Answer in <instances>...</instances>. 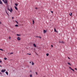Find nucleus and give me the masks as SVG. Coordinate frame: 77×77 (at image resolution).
Returning a JSON list of instances; mask_svg holds the SVG:
<instances>
[{
	"label": "nucleus",
	"instance_id": "nucleus-11",
	"mask_svg": "<svg viewBox=\"0 0 77 77\" xmlns=\"http://www.w3.org/2000/svg\"><path fill=\"white\" fill-rule=\"evenodd\" d=\"M14 8H15V9H16V10H18V8H17V7H16V6H15L14 7Z\"/></svg>",
	"mask_w": 77,
	"mask_h": 77
},
{
	"label": "nucleus",
	"instance_id": "nucleus-23",
	"mask_svg": "<svg viewBox=\"0 0 77 77\" xmlns=\"http://www.w3.org/2000/svg\"><path fill=\"white\" fill-rule=\"evenodd\" d=\"M69 68H70V69H71V70H72V69L71 67H69Z\"/></svg>",
	"mask_w": 77,
	"mask_h": 77
},
{
	"label": "nucleus",
	"instance_id": "nucleus-3",
	"mask_svg": "<svg viewBox=\"0 0 77 77\" xmlns=\"http://www.w3.org/2000/svg\"><path fill=\"white\" fill-rule=\"evenodd\" d=\"M17 39V41H20L21 40V38L20 37H18Z\"/></svg>",
	"mask_w": 77,
	"mask_h": 77
},
{
	"label": "nucleus",
	"instance_id": "nucleus-42",
	"mask_svg": "<svg viewBox=\"0 0 77 77\" xmlns=\"http://www.w3.org/2000/svg\"><path fill=\"white\" fill-rule=\"evenodd\" d=\"M75 69L76 70H77V69L75 68Z\"/></svg>",
	"mask_w": 77,
	"mask_h": 77
},
{
	"label": "nucleus",
	"instance_id": "nucleus-24",
	"mask_svg": "<svg viewBox=\"0 0 77 77\" xmlns=\"http://www.w3.org/2000/svg\"><path fill=\"white\" fill-rule=\"evenodd\" d=\"M54 32H57V31H56V29H54Z\"/></svg>",
	"mask_w": 77,
	"mask_h": 77
},
{
	"label": "nucleus",
	"instance_id": "nucleus-27",
	"mask_svg": "<svg viewBox=\"0 0 77 77\" xmlns=\"http://www.w3.org/2000/svg\"><path fill=\"white\" fill-rule=\"evenodd\" d=\"M30 77H32V75H30Z\"/></svg>",
	"mask_w": 77,
	"mask_h": 77
},
{
	"label": "nucleus",
	"instance_id": "nucleus-14",
	"mask_svg": "<svg viewBox=\"0 0 77 77\" xmlns=\"http://www.w3.org/2000/svg\"><path fill=\"white\" fill-rule=\"evenodd\" d=\"M34 63H33V62H32V65H34Z\"/></svg>",
	"mask_w": 77,
	"mask_h": 77
},
{
	"label": "nucleus",
	"instance_id": "nucleus-26",
	"mask_svg": "<svg viewBox=\"0 0 77 77\" xmlns=\"http://www.w3.org/2000/svg\"><path fill=\"white\" fill-rule=\"evenodd\" d=\"M4 59H5V60H6V59H7V58H4Z\"/></svg>",
	"mask_w": 77,
	"mask_h": 77
},
{
	"label": "nucleus",
	"instance_id": "nucleus-18",
	"mask_svg": "<svg viewBox=\"0 0 77 77\" xmlns=\"http://www.w3.org/2000/svg\"><path fill=\"white\" fill-rule=\"evenodd\" d=\"M61 43H62V44H64V42H63V41H62L61 42Z\"/></svg>",
	"mask_w": 77,
	"mask_h": 77
},
{
	"label": "nucleus",
	"instance_id": "nucleus-12",
	"mask_svg": "<svg viewBox=\"0 0 77 77\" xmlns=\"http://www.w3.org/2000/svg\"><path fill=\"white\" fill-rule=\"evenodd\" d=\"M72 13H69V15H70V16H72Z\"/></svg>",
	"mask_w": 77,
	"mask_h": 77
},
{
	"label": "nucleus",
	"instance_id": "nucleus-43",
	"mask_svg": "<svg viewBox=\"0 0 77 77\" xmlns=\"http://www.w3.org/2000/svg\"><path fill=\"white\" fill-rule=\"evenodd\" d=\"M0 74H2V73L0 72Z\"/></svg>",
	"mask_w": 77,
	"mask_h": 77
},
{
	"label": "nucleus",
	"instance_id": "nucleus-10",
	"mask_svg": "<svg viewBox=\"0 0 77 77\" xmlns=\"http://www.w3.org/2000/svg\"><path fill=\"white\" fill-rule=\"evenodd\" d=\"M5 73H6V74L7 75H8V74L9 73H8V72H5Z\"/></svg>",
	"mask_w": 77,
	"mask_h": 77
},
{
	"label": "nucleus",
	"instance_id": "nucleus-38",
	"mask_svg": "<svg viewBox=\"0 0 77 77\" xmlns=\"http://www.w3.org/2000/svg\"><path fill=\"white\" fill-rule=\"evenodd\" d=\"M68 59H70V58H69V57H68Z\"/></svg>",
	"mask_w": 77,
	"mask_h": 77
},
{
	"label": "nucleus",
	"instance_id": "nucleus-13",
	"mask_svg": "<svg viewBox=\"0 0 77 77\" xmlns=\"http://www.w3.org/2000/svg\"><path fill=\"white\" fill-rule=\"evenodd\" d=\"M0 4H1V5L3 4V3H2V2L1 1H0Z\"/></svg>",
	"mask_w": 77,
	"mask_h": 77
},
{
	"label": "nucleus",
	"instance_id": "nucleus-44",
	"mask_svg": "<svg viewBox=\"0 0 77 77\" xmlns=\"http://www.w3.org/2000/svg\"><path fill=\"white\" fill-rule=\"evenodd\" d=\"M29 63H31V62H29Z\"/></svg>",
	"mask_w": 77,
	"mask_h": 77
},
{
	"label": "nucleus",
	"instance_id": "nucleus-25",
	"mask_svg": "<svg viewBox=\"0 0 77 77\" xmlns=\"http://www.w3.org/2000/svg\"><path fill=\"white\" fill-rule=\"evenodd\" d=\"M29 54V55H31V54Z\"/></svg>",
	"mask_w": 77,
	"mask_h": 77
},
{
	"label": "nucleus",
	"instance_id": "nucleus-6",
	"mask_svg": "<svg viewBox=\"0 0 77 77\" xmlns=\"http://www.w3.org/2000/svg\"><path fill=\"white\" fill-rule=\"evenodd\" d=\"M47 32V31L45 30H43V33H46Z\"/></svg>",
	"mask_w": 77,
	"mask_h": 77
},
{
	"label": "nucleus",
	"instance_id": "nucleus-7",
	"mask_svg": "<svg viewBox=\"0 0 77 77\" xmlns=\"http://www.w3.org/2000/svg\"><path fill=\"white\" fill-rule=\"evenodd\" d=\"M33 45L34 47H36V45L35 44H33Z\"/></svg>",
	"mask_w": 77,
	"mask_h": 77
},
{
	"label": "nucleus",
	"instance_id": "nucleus-35",
	"mask_svg": "<svg viewBox=\"0 0 77 77\" xmlns=\"http://www.w3.org/2000/svg\"><path fill=\"white\" fill-rule=\"evenodd\" d=\"M51 13H53V12L52 11H51Z\"/></svg>",
	"mask_w": 77,
	"mask_h": 77
},
{
	"label": "nucleus",
	"instance_id": "nucleus-4",
	"mask_svg": "<svg viewBox=\"0 0 77 77\" xmlns=\"http://www.w3.org/2000/svg\"><path fill=\"white\" fill-rule=\"evenodd\" d=\"M6 70L5 69H2L1 71L2 72H5V71H6Z\"/></svg>",
	"mask_w": 77,
	"mask_h": 77
},
{
	"label": "nucleus",
	"instance_id": "nucleus-36",
	"mask_svg": "<svg viewBox=\"0 0 77 77\" xmlns=\"http://www.w3.org/2000/svg\"><path fill=\"white\" fill-rule=\"evenodd\" d=\"M12 19H14V17H12Z\"/></svg>",
	"mask_w": 77,
	"mask_h": 77
},
{
	"label": "nucleus",
	"instance_id": "nucleus-5",
	"mask_svg": "<svg viewBox=\"0 0 77 77\" xmlns=\"http://www.w3.org/2000/svg\"><path fill=\"white\" fill-rule=\"evenodd\" d=\"M5 11L6 14L8 15V16H9V14H8V11H7L6 9H5Z\"/></svg>",
	"mask_w": 77,
	"mask_h": 77
},
{
	"label": "nucleus",
	"instance_id": "nucleus-40",
	"mask_svg": "<svg viewBox=\"0 0 77 77\" xmlns=\"http://www.w3.org/2000/svg\"><path fill=\"white\" fill-rule=\"evenodd\" d=\"M11 32H12V33H14V32L13 31H11Z\"/></svg>",
	"mask_w": 77,
	"mask_h": 77
},
{
	"label": "nucleus",
	"instance_id": "nucleus-37",
	"mask_svg": "<svg viewBox=\"0 0 77 77\" xmlns=\"http://www.w3.org/2000/svg\"><path fill=\"white\" fill-rule=\"evenodd\" d=\"M35 9H38V8H35Z\"/></svg>",
	"mask_w": 77,
	"mask_h": 77
},
{
	"label": "nucleus",
	"instance_id": "nucleus-32",
	"mask_svg": "<svg viewBox=\"0 0 77 77\" xmlns=\"http://www.w3.org/2000/svg\"><path fill=\"white\" fill-rule=\"evenodd\" d=\"M36 37L37 38H39V37L38 36H36Z\"/></svg>",
	"mask_w": 77,
	"mask_h": 77
},
{
	"label": "nucleus",
	"instance_id": "nucleus-21",
	"mask_svg": "<svg viewBox=\"0 0 77 77\" xmlns=\"http://www.w3.org/2000/svg\"><path fill=\"white\" fill-rule=\"evenodd\" d=\"M15 27H18V25H15Z\"/></svg>",
	"mask_w": 77,
	"mask_h": 77
},
{
	"label": "nucleus",
	"instance_id": "nucleus-16",
	"mask_svg": "<svg viewBox=\"0 0 77 77\" xmlns=\"http://www.w3.org/2000/svg\"><path fill=\"white\" fill-rule=\"evenodd\" d=\"M33 22V24H34V23H35V21H34V20H32Z\"/></svg>",
	"mask_w": 77,
	"mask_h": 77
},
{
	"label": "nucleus",
	"instance_id": "nucleus-15",
	"mask_svg": "<svg viewBox=\"0 0 77 77\" xmlns=\"http://www.w3.org/2000/svg\"><path fill=\"white\" fill-rule=\"evenodd\" d=\"M15 21L16 23H17V24H18V22H17V21L16 20Z\"/></svg>",
	"mask_w": 77,
	"mask_h": 77
},
{
	"label": "nucleus",
	"instance_id": "nucleus-1",
	"mask_svg": "<svg viewBox=\"0 0 77 77\" xmlns=\"http://www.w3.org/2000/svg\"><path fill=\"white\" fill-rule=\"evenodd\" d=\"M2 1H3L5 4H7L8 3V1L7 0H2Z\"/></svg>",
	"mask_w": 77,
	"mask_h": 77
},
{
	"label": "nucleus",
	"instance_id": "nucleus-8",
	"mask_svg": "<svg viewBox=\"0 0 77 77\" xmlns=\"http://www.w3.org/2000/svg\"><path fill=\"white\" fill-rule=\"evenodd\" d=\"M8 54H9V55H11V54H13V52H12V53H10V54L9 53H8Z\"/></svg>",
	"mask_w": 77,
	"mask_h": 77
},
{
	"label": "nucleus",
	"instance_id": "nucleus-22",
	"mask_svg": "<svg viewBox=\"0 0 77 77\" xmlns=\"http://www.w3.org/2000/svg\"><path fill=\"white\" fill-rule=\"evenodd\" d=\"M0 50H1V51H4V50L2 49H0Z\"/></svg>",
	"mask_w": 77,
	"mask_h": 77
},
{
	"label": "nucleus",
	"instance_id": "nucleus-33",
	"mask_svg": "<svg viewBox=\"0 0 77 77\" xmlns=\"http://www.w3.org/2000/svg\"><path fill=\"white\" fill-rule=\"evenodd\" d=\"M0 63H2V61L1 60H0Z\"/></svg>",
	"mask_w": 77,
	"mask_h": 77
},
{
	"label": "nucleus",
	"instance_id": "nucleus-9",
	"mask_svg": "<svg viewBox=\"0 0 77 77\" xmlns=\"http://www.w3.org/2000/svg\"><path fill=\"white\" fill-rule=\"evenodd\" d=\"M17 36H21V35L20 34H17Z\"/></svg>",
	"mask_w": 77,
	"mask_h": 77
},
{
	"label": "nucleus",
	"instance_id": "nucleus-31",
	"mask_svg": "<svg viewBox=\"0 0 77 77\" xmlns=\"http://www.w3.org/2000/svg\"><path fill=\"white\" fill-rule=\"evenodd\" d=\"M72 70L73 71H74V70L73 69H72Z\"/></svg>",
	"mask_w": 77,
	"mask_h": 77
},
{
	"label": "nucleus",
	"instance_id": "nucleus-2",
	"mask_svg": "<svg viewBox=\"0 0 77 77\" xmlns=\"http://www.w3.org/2000/svg\"><path fill=\"white\" fill-rule=\"evenodd\" d=\"M8 10L9 11H10L11 12H12V9L11 8V10L9 9V8H8Z\"/></svg>",
	"mask_w": 77,
	"mask_h": 77
},
{
	"label": "nucleus",
	"instance_id": "nucleus-20",
	"mask_svg": "<svg viewBox=\"0 0 77 77\" xmlns=\"http://www.w3.org/2000/svg\"><path fill=\"white\" fill-rule=\"evenodd\" d=\"M15 5L16 6H18V4H15Z\"/></svg>",
	"mask_w": 77,
	"mask_h": 77
},
{
	"label": "nucleus",
	"instance_id": "nucleus-30",
	"mask_svg": "<svg viewBox=\"0 0 77 77\" xmlns=\"http://www.w3.org/2000/svg\"><path fill=\"white\" fill-rule=\"evenodd\" d=\"M9 39H11V37H9Z\"/></svg>",
	"mask_w": 77,
	"mask_h": 77
},
{
	"label": "nucleus",
	"instance_id": "nucleus-29",
	"mask_svg": "<svg viewBox=\"0 0 77 77\" xmlns=\"http://www.w3.org/2000/svg\"><path fill=\"white\" fill-rule=\"evenodd\" d=\"M51 47H52H52H53V46L52 45H51Z\"/></svg>",
	"mask_w": 77,
	"mask_h": 77
},
{
	"label": "nucleus",
	"instance_id": "nucleus-45",
	"mask_svg": "<svg viewBox=\"0 0 77 77\" xmlns=\"http://www.w3.org/2000/svg\"><path fill=\"white\" fill-rule=\"evenodd\" d=\"M0 24H1V23L0 22Z\"/></svg>",
	"mask_w": 77,
	"mask_h": 77
},
{
	"label": "nucleus",
	"instance_id": "nucleus-34",
	"mask_svg": "<svg viewBox=\"0 0 77 77\" xmlns=\"http://www.w3.org/2000/svg\"><path fill=\"white\" fill-rule=\"evenodd\" d=\"M35 73L37 75L38 74V73H37V72H36Z\"/></svg>",
	"mask_w": 77,
	"mask_h": 77
},
{
	"label": "nucleus",
	"instance_id": "nucleus-46",
	"mask_svg": "<svg viewBox=\"0 0 77 77\" xmlns=\"http://www.w3.org/2000/svg\"><path fill=\"white\" fill-rule=\"evenodd\" d=\"M31 71H30V72H31Z\"/></svg>",
	"mask_w": 77,
	"mask_h": 77
},
{
	"label": "nucleus",
	"instance_id": "nucleus-28",
	"mask_svg": "<svg viewBox=\"0 0 77 77\" xmlns=\"http://www.w3.org/2000/svg\"><path fill=\"white\" fill-rule=\"evenodd\" d=\"M38 38H40V39H41V36L38 37Z\"/></svg>",
	"mask_w": 77,
	"mask_h": 77
},
{
	"label": "nucleus",
	"instance_id": "nucleus-19",
	"mask_svg": "<svg viewBox=\"0 0 77 77\" xmlns=\"http://www.w3.org/2000/svg\"><path fill=\"white\" fill-rule=\"evenodd\" d=\"M68 65H71V64L69 63H68Z\"/></svg>",
	"mask_w": 77,
	"mask_h": 77
},
{
	"label": "nucleus",
	"instance_id": "nucleus-41",
	"mask_svg": "<svg viewBox=\"0 0 77 77\" xmlns=\"http://www.w3.org/2000/svg\"><path fill=\"white\" fill-rule=\"evenodd\" d=\"M0 66L1 67H2V66Z\"/></svg>",
	"mask_w": 77,
	"mask_h": 77
},
{
	"label": "nucleus",
	"instance_id": "nucleus-17",
	"mask_svg": "<svg viewBox=\"0 0 77 77\" xmlns=\"http://www.w3.org/2000/svg\"><path fill=\"white\" fill-rule=\"evenodd\" d=\"M46 56H49V54L48 53V54H46Z\"/></svg>",
	"mask_w": 77,
	"mask_h": 77
},
{
	"label": "nucleus",
	"instance_id": "nucleus-39",
	"mask_svg": "<svg viewBox=\"0 0 77 77\" xmlns=\"http://www.w3.org/2000/svg\"><path fill=\"white\" fill-rule=\"evenodd\" d=\"M60 42V43H61V42L60 41V42Z\"/></svg>",
	"mask_w": 77,
	"mask_h": 77
}]
</instances>
